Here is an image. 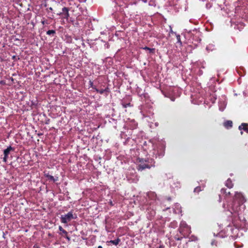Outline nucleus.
Returning <instances> with one entry per match:
<instances>
[{
	"instance_id": "1a4fd4ad",
	"label": "nucleus",
	"mask_w": 248,
	"mask_h": 248,
	"mask_svg": "<svg viewBox=\"0 0 248 248\" xmlns=\"http://www.w3.org/2000/svg\"><path fill=\"white\" fill-rule=\"evenodd\" d=\"M14 149L13 147H12L11 146H9L8 147H7V148H6V149H5L4 150V152H3L4 155L8 156L10 152L11 151H14Z\"/></svg>"
},
{
	"instance_id": "393cba45",
	"label": "nucleus",
	"mask_w": 248,
	"mask_h": 248,
	"mask_svg": "<svg viewBox=\"0 0 248 248\" xmlns=\"http://www.w3.org/2000/svg\"><path fill=\"white\" fill-rule=\"evenodd\" d=\"M143 49L145 50H149L150 51H151L153 49L150 48L147 46H145Z\"/></svg>"
},
{
	"instance_id": "72a5a7b5",
	"label": "nucleus",
	"mask_w": 248,
	"mask_h": 248,
	"mask_svg": "<svg viewBox=\"0 0 248 248\" xmlns=\"http://www.w3.org/2000/svg\"><path fill=\"white\" fill-rule=\"evenodd\" d=\"M243 132L241 131V135H242V134H243Z\"/></svg>"
},
{
	"instance_id": "ddd939ff",
	"label": "nucleus",
	"mask_w": 248,
	"mask_h": 248,
	"mask_svg": "<svg viewBox=\"0 0 248 248\" xmlns=\"http://www.w3.org/2000/svg\"><path fill=\"white\" fill-rule=\"evenodd\" d=\"M203 189L202 188L201 186H198L194 188V192L199 193L200 191H202Z\"/></svg>"
},
{
	"instance_id": "7ed1b4c3",
	"label": "nucleus",
	"mask_w": 248,
	"mask_h": 248,
	"mask_svg": "<svg viewBox=\"0 0 248 248\" xmlns=\"http://www.w3.org/2000/svg\"><path fill=\"white\" fill-rule=\"evenodd\" d=\"M178 230L180 233L184 237L188 236L191 232L190 227L183 221L181 222Z\"/></svg>"
},
{
	"instance_id": "7c9ffc66",
	"label": "nucleus",
	"mask_w": 248,
	"mask_h": 248,
	"mask_svg": "<svg viewBox=\"0 0 248 248\" xmlns=\"http://www.w3.org/2000/svg\"><path fill=\"white\" fill-rule=\"evenodd\" d=\"M66 238L68 239L69 240H70V238L68 237V236H66Z\"/></svg>"
},
{
	"instance_id": "2f4dec72",
	"label": "nucleus",
	"mask_w": 248,
	"mask_h": 248,
	"mask_svg": "<svg viewBox=\"0 0 248 248\" xmlns=\"http://www.w3.org/2000/svg\"><path fill=\"white\" fill-rule=\"evenodd\" d=\"M158 248H163L162 246H160Z\"/></svg>"
},
{
	"instance_id": "412c9836",
	"label": "nucleus",
	"mask_w": 248,
	"mask_h": 248,
	"mask_svg": "<svg viewBox=\"0 0 248 248\" xmlns=\"http://www.w3.org/2000/svg\"><path fill=\"white\" fill-rule=\"evenodd\" d=\"M122 106H123V107L124 108H126L128 107H130L131 106V104L130 103H126V104H125V103H122Z\"/></svg>"
},
{
	"instance_id": "6ab92c4d",
	"label": "nucleus",
	"mask_w": 248,
	"mask_h": 248,
	"mask_svg": "<svg viewBox=\"0 0 248 248\" xmlns=\"http://www.w3.org/2000/svg\"><path fill=\"white\" fill-rule=\"evenodd\" d=\"M184 237L182 236H179L178 235V234H176L175 236H174V239L176 240H181Z\"/></svg>"
},
{
	"instance_id": "423d86ee",
	"label": "nucleus",
	"mask_w": 248,
	"mask_h": 248,
	"mask_svg": "<svg viewBox=\"0 0 248 248\" xmlns=\"http://www.w3.org/2000/svg\"><path fill=\"white\" fill-rule=\"evenodd\" d=\"M239 130H243L246 133L248 134V123H242L238 127Z\"/></svg>"
},
{
	"instance_id": "c85d7f7f",
	"label": "nucleus",
	"mask_w": 248,
	"mask_h": 248,
	"mask_svg": "<svg viewBox=\"0 0 248 248\" xmlns=\"http://www.w3.org/2000/svg\"><path fill=\"white\" fill-rule=\"evenodd\" d=\"M223 208H224V209H226V207H225V204H224L223 205Z\"/></svg>"
},
{
	"instance_id": "a211bd4d",
	"label": "nucleus",
	"mask_w": 248,
	"mask_h": 248,
	"mask_svg": "<svg viewBox=\"0 0 248 248\" xmlns=\"http://www.w3.org/2000/svg\"><path fill=\"white\" fill-rule=\"evenodd\" d=\"M176 39H177V43H180L181 45L182 42L181 41V37L179 34H176Z\"/></svg>"
},
{
	"instance_id": "b1692460",
	"label": "nucleus",
	"mask_w": 248,
	"mask_h": 248,
	"mask_svg": "<svg viewBox=\"0 0 248 248\" xmlns=\"http://www.w3.org/2000/svg\"><path fill=\"white\" fill-rule=\"evenodd\" d=\"M8 157V156L4 155L3 158V161L6 163L7 162Z\"/></svg>"
},
{
	"instance_id": "f3484780",
	"label": "nucleus",
	"mask_w": 248,
	"mask_h": 248,
	"mask_svg": "<svg viewBox=\"0 0 248 248\" xmlns=\"http://www.w3.org/2000/svg\"><path fill=\"white\" fill-rule=\"evenodd\" d=\"M97 93H99L100 94H103V93H105L104 92V89H102V90H99L97 88H96L95 90Z\"/></svg>"
},
{
	"instance_id": "c756f323",
	"label": "nucleus",
	"mask_w": 248,
	"mask_h": 248,
	"mask_svg": "<svg viewBox=\"0 0 248 248\" xmlns=\"http://www.w3.org/2000/svg\"><path fill=\"white\" fill-rule=\"evenodd\" d=\"M98 248H103V247L101 246H99Z\"/></svg>"
},
{
	"instance_id": "dca6fc26",
	"label": "nucleus",
	"mask_w": 248,
	"mask_h": 248,
	"mask_svg": "<svg viewBox=\"0 0 248 248\" xmlns=\"http://www.w3.org/2000/svg\"><path fill=\"white\" fill-rule=\"evenodd\" d=\"M56 33V31L55 30H48L46 31V34L47 35H51V34H55Z\"/></svg>"
},
{
	"instance_id": "473e14b6",
	"label": "nucleus",
	"mask_w": 248,
	"mask_h": 248,
	"mask_svg": "<svg viewBox=\"0 0 248 248\" xmlns=\"http://www.w3.org/2000/svg\"><path fill=\"white\" fill-rule=\"evenodd\" d=\"M219 202H221V198H220V196L219 195Z\"/></svg>"
},
{
	"instance_id": "f8f14e48",
	"label": "nucleus",
	"mask_w": 248,
	"mask_h": 248,
	"mask_svg": "<svg viewBox=\"0 0 248 248\" xmlns=\"http://www.w3.org/2000/svg\"><path fill=\"white\" fill-rule=\"evenodd\" d=\"M121 241V240L120 238H118L117 239L113 240H110L109 241H108V243H111L114 245H117L119 243V242Z\"/></svg>"
},
{
	"instance_id": "f257e3e1",
	"label": "nucleus",
	"mask_w": 248,
	"mask_h": 248,
	"mask_svg": "<svg viewBox=\"0 0 248 248\" xmlns=\"http://www.w3.org/2000/svg\"><path fill=\"white\" fill-rule=\"evenodd\" d=\"M246 201V200L243 194L240 192H236L231 205H228L227 207V211H229L231 214L238 213L240 206Z\"/></svg>"
},
{
	"instance_id": "0eeeda50",
	"label": "nucleus",
	"mask_w": 248,
	"mask_h": 248,
	"mask_svg": "<svg viewBox=\"0 0 248 248\" xmlns=\"http://www.w3.org/2000/svg\"><path fill=\"white\" fill-rule=\"evenodd\" d=\"M221 194L224 196L225 198H227L231 195L230 191L227 190L226 188H222L220 190Z\"/></svg>"
},
{
	"instance_id": "4be33fe9",
	"label": "nucleus",
	"mask_w": 248,
	"mask_h": 248,
	"mask_svg": "<svg viewBox=\"0 0 248 248\" xmlns=\"http://www.w3.org/2000/svg\"><path fill=\"white\" fill-rule=\"evenodd\" d=\"M104 92L106 93V95H108V93H109V90L108 87L104 89Z\"/></svg>"
},
{
	"instance_id": "9b49d317",
	"label": "nucleus",
	"mask_w": 248,
	"mask_h": 248,
	"mask_svg": "<svg viewBox=\"0 0 248 248\" xmlns=\"http://www.w3.org/2000/svg\"><path fill=\"white\" fill-rule=\"evenodd\" d=\"M147 196L149 198H151L152 200H155L156 198V194L154 192H149L147 193Z\"/></svg>"
},
{
	"instance_id": "39448f33",
	"label": "nucleus",
	"mask_w": 248,
	"mask_h": 248,
	"mask_svg": "<svg viewBox=\"0 0 248 248\" xmlns=\"http://www.w3.org/2000/svg\"><path fill=\"white\" fill-rule=\"evenodd\" d=\"M69 11V9L68 8L63 7L62 9V12L58 14L57 15L59 16H62V17L63 18L68 20L70 16Z\"/></svg>"
},
{
	"instance_id": "a878e982",
	"label": "nucleus",
	"mask_w": 248,
	"mask_h": 248,
	"mask_svg": "<svg viewBox=\"0 0 248 248\" xmlns=\"http://www.w3.org/2000/svg\"><path fill=\"white\" fill-rule=\"evenodd\" d=\"M41 23L43 24V25H45L46 24H48L47 22V21L46 20H42L41 21Z\"/></svg>"
},
{
	"instance_id": "20e7f679",
	"label": "nucleus",
	"mask_w": 248,
	"mask_h": 248,
	"mask_svg": "<svg viewBox=\"0 0 248 248\" xmlns=\"http://www.w3.org/2000/svg\"><path fill=\"white\" fill-rule=\"evenodd\" d=\"M77 217H74L73 212H69L65 215H62L61 217V221L64 224H67L69 221L73 219L76 218Z\"/></svg>"
},
{
	"instance_id": "cd10ccee",
	"label": "nucleus",
	"mask_w": 248,
	"mask_h": 248,
	"mask_svg": "<svg viewBox=\"0 0 248 248\" xmlns=\"http://www.w3.org/2000/svg\"><path fill=\"white\" fill-rule=\"evenodd\" d=\"M49 10H50V11H52L53 10V9L52 7H49Z\"/></svg>"
},
{
	"instance_id": "2eb2a0df",
	"label": "nucleus",
	"mask_w": 248,
	"mask_h": 248,
	"mask_svg": "<svg viewBox=\"0 0 248 248\" xmlns=\"http://www.w3.org/2000/svg\"><path fill=\"white\" fill-rule=\"evenodd\" d=\"M59 230L61 232H62V233H63L66 235L67 234V232L65 230H64L62 226H60L59 227Z\"/></svg>"
},
{
	"instance_id": "f03ea898",
	"label": "nucleus",
	"mask_w": 248,
	"mask_h": 248,
	"mask_svg": "<svg viewBox=\"0 0 248 248\" xmlns=\"http://www.w3.org/2000/svg\"><path fill=\"white\" fill-rule=\"evenodd\" d=\"M137 162L139 163L137 170H142L145 169H150L152 167L155 166V161L152 159H143L138 158L137 159Z\"/></svg>"
},
{
	"instance_id": "9d476101",
	"label": "nucleus",
	"mask_w": 248,
	"mask_h": 248,
	"mask_svg": "<svg viewBox=\"0 0 248 248\" xmlns=\"http://www.w3.org/2000/svg\"><path fill=\"white\" fill-rule=\"evenodd\" d=\"M225 186L229 188H232L233 186V184L230 178L227 180L225 182Z\"/></svg>"
},
{
	"instance_id": "5701e85b",
	"label": "nucleus",
	"mask_w": 248,
	"mask_h": 248,
	"mask_svg": "<svg viewBox=\"0 0 248 248\" xmlns=\"http://www.w3.org/2000/svg\"><path fill=\"white\" fill-rule=\"evenodd\" d=\"M161 148L162 149V153H158L159 156H162L164 155V150H165L164 148L163 147H161Z\"/></svg>"
},
{
	"instance_id": "6e6552de",
	"label": "nucleus",
	"mask_w": 248,
	"mask_h": 248,
	"mask_svg": "<svg viewBox=\"0 0 248 248\" xmlns=\"http://www.w3.org/2000/svg\"><path fill=\"white\" fill-rule=\"evenodd\" d=\"M223 126L227 129H230L232 127V122L227 120L223 123Z\"/></svg>"
},
{
	"instance_id": "4468645a",
	"label": "nucleus",
	"mask_w": 248,
	"mask_h": 248,
	"mask_svg": "<svg viewBox=\"0 0 248 248\" xmlns=\"http://www.w3.org/2000/svg\"><path fill=\"white\" fill-rule=\"evenodd\" d=\"M46 177L48 179H50L51 180H52L54 182L57 181V179H55L54 177L51 175H49V174H47L46 175Z\"/></svg>"
},
{
	"instance_id": "bb28decb",
	"label": "nucleus",
	"mask_w": 248,
	"mask_h": 248,
	"mask_svg": "<svg viewBox=\"0 0 248 248\" xmlns=\"http://www.w3.org/2000/svg\"><path fill=\"white\" fill-rule=\"evenodd\" d=\"M170 32L172 33V34H176V32H174L173 31H172V29L171 28V27L170 26Z\"/></svg>"
},
{
	"instance_id": "aec40b11",
	"label": "nucleus",
	"mask_w": 248,
	"mask_h": 248,
	"mask_svg": "<svg viewBox=\"0 0 248 248\" xmlns=\"http://www.w3.org/2000/svg\"><path fill=\"white\" fill-rule=\"evenodd\" d=\"M89 84H90L91 87H92L93 89L95 90V89H96V87L95 86H94L93 85V82L92 81L90 80L89 81Z\"/></svg>"
}]
</instances>
